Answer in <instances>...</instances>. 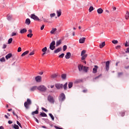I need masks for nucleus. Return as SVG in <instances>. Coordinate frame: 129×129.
Here are the masks:
<instances>
[{
    "mask_svg": "<svg viewBox=\"0 0 129 129\" xmlns=\"http://www.w3.org/2000/svg\"><path fill=\"white\" fill-rule=\"evenodd\" d=\"M32 104V101L30 99H27V101L24 103V106L28 109L29 108V105H31Z\"/></svg>",
    "mask_w": 129,
    "mask_h": 129,
    "instance_id": "nucleus-1",
    "label": "nucleus"
},
{
    "mask_svg": "<svg viewBox=\"0 0 129 129\" xmlns=\"http://www.w3.org/2000/svg\"><path fill=\"white\" fill-rule=\"evenodd\" d=\"M38 90L40 91H42V92H45L47 91V88L45 87V86H39L37 87Z\"/></svg>",
    "mask_w": 129,
    "mask_h": 129,
    "instance_id": "nucleus-2",
    "label": "nucleus"
},
{
    "mask_svg": "<svg viewBox=\"0 0 129 129\" xmlns=\"http://www.w3.org/2000/svg\"><path fill=\"white\" fill-rule=\"evenodd\" d=\"M56 44V43L55 42V41H52L51 42V43H50V46H49V49H50V50H52V51H53V50H55V44Z\"/></svg>",
    "mask_w": 129,
    "mask_h": 129,
    "instance_id": "nucleus-3",
    "label": "nucleus"
},
{
    "mask_svg": "<svg viewBox=\"0 0 129 129\" xmlns=\"http://www.w3.org/2000/svg\"><path fill=\"white\" fill-rule=\"evenodd\" d=\"M47 100L50 103L54 104V102H55V101L54 100V98L53 96H51V95H49L47 97Z\"/></svg>",
    "mask_w": 129,
    "mask_h": 129,
    "instance_id": "nucleus-4",
    "label": "nucleus"
},
{
    "mask_svg": "<svg viewBox=\"0 0 129 129\" xmlns=\"http://www.w3.org/2000/svg\"><path fill=\"white\" fill-rule=\"evenodd\" d=\"M65 98H66L65 94L64 93H61L59 95L58 99H59V101L62 102V101H64L65 100Z\"/></svg>",
    "mask_w": 129,
    "mask_h": 129,
    "instance_id": "nucleus-5",
    "label": "nucleus"
},
{
    "mask_svg": "<svg viewBox=\"0 0 129 129\" xmlns=\"http://www.w3.org/2000/svg\"><path fill=\"white\" fill-rule=\"evenodd\" d=\"M30 18L33 19V20H34V21H40L39 17H38V16H36L35 14H31Z\"/></svg>",
    "mask_w": 129,
    "mask_h": 129,
    "instance_id": "nucleus-6",
    "label": "nucleus"
},
{
    "mask_svg": "<svg viewBox=\"0 0 129 129\" xmlns=\"http://www.w3.org/2000/svg\"><path fill=\"white\" fill-rule=\"evenodd\" d=\"M55 86L57 89H62L63 88V84H56Z\"/></svg>",
    "mask_w": 129,
    "mask_h": 129,
    "instance_id": "nucleus-7",
    "label": "nucleus"
},
{
    "mask_svg": "<svg viewBox=\"0 0 129 129\" xmlns=\"http://www.w3.org/2000/svg\"><path fill=\"white\" fill-rule=\"evenodd\" d=\"M104 63H105L106 64V70H107V71H108V70H109V61L104 62Z\"/></svg>",
    "mask_w": 129,
    "mask_h": 129,
    "instance_id": "nucleus-8",
    "label": "nucleus"
},
{
    "mask_svg": "<svg viewBox=\"0 0 129 129\" xmlns=\"http://www.w3.org/2000/svg\"><path fill=\"white\" fill-rule=\"evenodd\" d=\"M41 80H42V77L38 76L35 77V81L36 82H41Z\"/></svg>",
    "mask_w": 129,
    "mask_h": 129,
    "instance_id": "nucleus-9",
    "label": "nucleus"
},
{
    "mask_svg": "<svg viewBox=\"0 0 129 129\" xmlns=\"http://www.w3.org/2000/svg\"><path fill=\"white\" fill-rule=\"evenodd\" d=\"M78 67L79 71H83V70L84 69V66H83V65L79 64L78 65Z\"/></svg>",
    "mask_w": 129,
    "mask_h": 129,
    "instance_id": "nucleus-10",
    "label": "nucleus"
},
{
    "mask_svg": "<svg viewBox=\"0 0 129 129\" xmlns=\"http://www.w3.org/2000/svg\"><path fill=\"white\" fill-rule=\"evenodd\" d=\"M56 32H57V28H53L52 29V30L50 31V33L53 35H55V34H57Z\"/></svg>",
    "mask_w": 129,
    "mask_h": 129,
    "instance_id": "nucleus-11",
    "label": "nucleus"
},
{
    "mask_svg": "<svg viewBox=\"0 0 129 129\" xmlns=\"http://www.w3.org/2000/svg\"><path fill=\"white\" fill-rule=\"evenodd\" d=\"M85 40H86V38L83 37V38L80 39L79 43H80V44H83V43H84L85 42Z\"/></svg>",
    "mask_w": 129,
    "mask_h": 129,
    "instance_id": "nucleus-12",
    "label": "nucleus"
},
{
    "mask_svg": "<svg viewBox=\"0 0 129 129\" xmlns=\"http://www.w3.org/2000/svg\"><path fill=\"white\" fill-rule=\"evenodd\" d=\"M71 57V53L67 52L66 55H65V58L67 59H70Z\"/></svg>",
    "mask_w": 129,
    "mask_h": 129,
    "instance_id": "nucleus-13",
    "label": "nucleus"
},
{
    "mask_svg": "<svg viewBox=\"0 0 129 129\" xmlns=\"http://www.w3.org/2000/svg\"><path fill=\"white\" fill-rule=\"evenodd\" d=\"M95 68L93 69V73L95 74L97 72V69H98V67L97 66H95Z\"/></svg>",
    "mask_w": 129,
    "mask_h": 129,
    "instance_id": "nucleus-14",
    "label": "nucleus"
},
{
    "mask_svg": "<svg viewBox=\"0 0 129 129\" xmlns=\"http://www.w3.org/2000/svg\"><path fill=\"white\" fill-rule=\"evenodd\" d=\"M56 13H57V17H60V16H61L62 14V10H61L60 9H59L58 10L56 11Z\"/></svg>",
    "mask_w": 129,
    "mask_h": 129,
    "instance_id": "nucleus-15",
    "label": "nucleus"
},
{
    "mask_svg": "<svg viewBox=\"0 0 129 129\" xmlns=\"http://www.w3.org/2000/svg\"><path fill=\"white\" fill-rule=\"evenodd\" d=\"M97 12L98 14H99L100 15L102 14V13H103V10L101 8H99L97 9Z\"/></svg>",
    "mask_w": 129,
    "mask_h": 129,
    "instance_id": "nucleus-16",
    "label": "nucleus"
},
{
    "mask_svg": "<svg viewBox=\"0 0 129 129\" xmlns=\"http://www.w3.org/2000/svg\"><path fill=\"white\" fill-rule=\"evenodd\" d=\"M61 43H62V40H61V39L57 41L56 42V47H58V46H60V45H61Z\"/></svg>",
    "mask_w": 129,
    "mask_h": 129,
    "instance_id": "nucleus-17",
    "label": "nucleus"
},
{
    "mask_svg": "<svg viewBox=\"0 0 129 129\" xmlns=\"http://www.w3.org/2000/svg\"><path fill=\"white\" fill-rule=\"evenodd\" d=\"M61 50H62V48H58L57 49H55L54 51V53H59V52H60V51H61Z\"/></svg>",
    "mask_w": 129,
    "mask_h": 129,
    "instance_id": "nucleus-18",
    "label": "nucleus"
},
{
    "mask_svg": "<svg viewBox=\"0 0 129 129\" xmlns=\"http://www.w3.org/2000/svg\"><path fill=\"white\" fill-rule=\"evenodd\" d=\"M25 24H26V25H30V24H31V20H30V19H26L25 21Z\"/></svg>",
    "mask_w": 129,
    "mask_h": 129,
    "instance_id": "nucleus-19",
    "label": "nucleus"
},
{
    "mask_svg": "<svg viewBox=\"0 0 129 129\" xmlns=\"http://www.w3.org/2000/svg\"><path fill=\"white\" fill-rule=\"evenodd\" d=\"M104 46H105V42H103L102 43H100L99 45V47L100 49H102V48L104 47Z\"/></svg>",
    "mask_w": 129,
    "mask_h": 129,
    "instance_id": "nucleus-20",
    "label": "nucleus"
},
{
    "mask_svg": "<svg viewBox=\"0 0 129 129\" xmlns=\"http://www.w3.org/2000/svg\"><path fill=\"white\" fill-rule=\"evenodd\" d=\"M12 56H13V54H12V53H9L6 56V58L7 59V60H8V59H10V58H11Z\"/></svg>",
    "mask_w": 129,
    "mask_h": 129,
    "instance_id": "nucleus-21",
    "label": "nucleus"
},
{
    "mask_svg": "<svg viewBox=\"0 0 129 129\" xmlns=\"http://www.w3.org/2000/svg\"><path fill=\"white\" fill-rule=\"evenodd\" d=\"M24 33H27V29L26 28L22 29L20 31L21 34H24Z\"/></svg>",
    "mask_w": 129,
    "mask_h": 129,
    "instance_id": "nucleus-22",
    "label": "nucleus"
},
{
    "mask_svg": "<svg viewBox=\"0 0 129 129\" xmlns=\"http://www.w3.org/2000/svg\"><path fill=\"white\" fill-rule=\"evenodd\" d=\"M29 50H27V51H26L23 52V53L22 54L21 56H22V57H24V56H26V55H28V54H29Z\"/></svg>",
    "mask_w": 129,
    "mask_h": 129,
    "instance_id": "nucleus-23",
    "label": "nucleus"
},
{
    "mask_svg": "<svg viewBox=\"0 0 129 129\" xmlns=\"http://www.w3.org/2000/svg\"><path fill=\"white\" fill-rule=\"evenodd\" d=\"M40 115L42 116V117H47V114L44 112L40 113Z\"/></svg>",
    "mask_w": 129,
    "mask_h": 129,
    "instance_id": "nucleus-24",
    "label": "nucleus"
},
{
    "mask_svg": "<svg viewBox=\"0 0 129 129\" xmlns=\"http://www.w3.org/2000/svg\"><path fill=\"white\" fill-rule=\"evenodd\" d=\"M68 86H69V88H72L73 86V83H72V82H69L68 84Z\"/></svg>",
    "mask_w": 129,
    "mask_h": 129,
    "instance_id": "nucleus-25",
    "label": "nucleus"
},
{
    "mask_svg": "<svg viewBox=\"0 0 129 129\" xmlns=\"http://www.w3.org/2000/svg\"><path fill=\"white\" fill-rule=\"evenodd\" d=\"M12 19H13V16L8 15L7 16V20L8 21H11V20H12Z\"/></svg>",
    "mask_w": 129,
    "mask_h": 129,
    "instance_id": "nucleus-26",
    "label": "nucleus"
},
{
    "mask_svg": "<svg viewBox=\"0 0 129 129\" xmlns=\"http://www.w3.org/2000/svg\"><path fill=\"white\" fill-rule=\"evenodd\" d=\"M36 89H37V86H34L30 89V90L31 91H35Z\"/></svg>",
    "mask_w": 129,
    "mask_h": 129,
    "instance_id": "nucleus-27",
    "label": "nucleus"
},
{
    "mask_svg": "<svg viewBox=\"0 0 129 129\" xmlns=\"http://www.w3.org/2000/svg\"><path fill=\"white\" fill-rule=\"evenodd\" d=\"M94 10V8H93V7L92 6H91L89 9V13H91V12H92V11H93Z\"/></svg>",
    "mask_w": 129,
    "mask_h": 129,
    "instance_id": "nucleus-28",
    "label": "nucleus"
},
{
    "mask_svg": "<svg viewBox=\"0 0 129 129\" xmlns=\"http://www.w3.org/2000/svg\"><path fill=\"white\" fill-rule=\"evenodd\" d=\"M82 57V60H85V58H86V57H87V54H84L83 55H81Z\"/></svg>",
    "mask_w": 129,
    "mask_h": 129,
    "instance_id": "nucleus-29",
    "label": "nucleus"
},
{
    "mask_svg": "<svg viewBox=\"0 0 129 129\" xmlns=\"http://www.w3.org/2000/svg\"><path fill=\"white\" fill-rule=\"evenodd\" d=\"M68 84V83H66L63 86V89H64V90H67V85Z\"/></svg>",
    "mask_w": 129,
    "mask_h": 129,
    "instance_id": "nucleus-30",
    "label": "nucleus"
},
{
    "mask_svg": "<svg viewBox=\"0 0 129 129\" xmlns=\"http://www.w3.org/2000/svg\"><path fill=\"white\" fill-rule=\"evenodd\" d=\"M38 113H39V111L36 110V111L32 112V114L34 115V114H38Z\"/></svg>",
    "mask_w": 129,
    "mask_h": 129,
    "instance_id": "nucleus-31",
    "label": "nucleus"
},
{
    "mask_svg": "<svg viewBox=\"0 0 129 129\" xmlns=\"http://www.w3.org/2000/svg\"><path fill=\"white\" fill-rule=\"evenodd\" d=\"M129 18V12L128 11H126V15H125V19L126 20H127Z\"/></svg>",
    "mask_w": 129,
    "mask_h": 129,
    "instance_id": "nucleus-32",
    "label": "nucleus"
},
{
    "mask_svg": "<svg viewBox=\"0 0 129 129\" xmlns=\"http://www.w3.org/2000/svg\"><path fill=\"white\" fill-rule=\"evenodd\" d=\"M66 77H67L66 74H62V75H61V78H62V79H66Z\"/></svg>",
    "mask_w": 129,
    "mask_h": 129,
    "instance_id": "nucleus-33",
    "label": "nucleus"
},
{
    "mask_svg": "<svg viewBox=\"0 0 129 129\" xmlns=\"http://www.w3.org/2000/svg\"><path fill=\"white\" fill-rule=\"evenodd\" d=\"M86 53V50H83L81 52V56H83V55H85V53Z\"/></svg>",
    "mask_w": 129,
    "mask_h": 129,
    "instance_id": "nucleus-34",
    "label": "nucleus"
},
{
    "mask_svg": "<svg viewBox=\"0 0 129 129\" xmlns=\"http://www.w3.org/2000/svg\"><path fill=\"white\" fill-rule=\"evenodd\" d=\"M88 70V67H84V70L83 71H84V72H87Z\"/></svg>",
    "mask_w": 129,
    "mask_h": 129,
    "instance_id": "nucleus-35",
    "label": "nucleus"
},
{
    "mask_svg": "<svg viewBox=\"0 0 129 129\" xmlns=\"http://www.w3.org/2000/svg\"><path fill=\"white\" fill-rule=\"evenodd\" d=\"M13 127L14 128H15V129H19L20 128V127H19V125L15 124L13 126Z\"/></svg>",
    "mask_w": 129,
    "mask_h": 129,
    "instance_id": "nucleus-36",
    "label": "nucleus"
},
{
    "mask_svg": "<svg viewBox=\"0 0 129 129\" xmlns=\"http://www.w3.org/2000/svg\"><path fill=\"white\" fill-rule=\"evenodd\" d=\"M49 116H50V117H51L52 120H54V116H53V115L52 114V113H49Z\"/></svg>",
    "mask_w": 129,
    "mask_h": 129,
    "instance_id": "nucleus-37",
    "label": "nucleus"
},
{
    "mask_svg": "<svg viewBox=\"0 0 129 129\" xmlns=\"http://www.w3.org/2000/svg\"><path fill=\"white\" fill-rule=\"evenodd\" d=\"M56 77H57V75H56V74H53L51 75V78H56Z\"/></svg>",
    "mask_w": 129,
    "mask_h": 129,
    "instance_id": "nucleus-38",
    "label": "nucleus"
},
{
    "mask_svg": "<svg viewBox=\"0 0 129 129\" xmlns=\"http://www.w3.org/2000/svg\"><path fill=\"white\" fill-rule=\"evenodd\" d=\"M12 42H13V38H11L8 40V44H12Z\"/></svg>",
    "mask_w": 129,
    "mask_h": 129,
    "instance_id": "nucleus-39",
    "label": "nucleus"
},
{
    "mask_svg": "<svg viewBox=\"0 0 129 129\" xmlns=\"http://www.w3.org/2000/svg\"><path fill=\"white\" fill-rule=\"evenodd\" d=\"M100 76H101V75H99L98 76L95 77V78H94L93 79V81H95V80H96V79H98V78H99L100 77Z\"/></svg>",
    "mask_w": 129,
    "mask_h": 129,
    "instance_id": "nucleus-40",
    "label": "nucleus"
},
{
    "mask_svg": "<svg viewBox=\"0 0 129 129\" xmlns=\"http://www.w3.org/2000/svg\"><path fill=\"white\" fill-rule=\"evenodd\" d=\"M41 51L43 52H46V51H47V47H45L44 48H43Z\"/></svg>",
    "mask_w": 129,
    "mask_h": 129,
    "instance_id": "nucleus-41",
    "label": "nucleus"
},
{
    "mask_svg": "<svg viewBox=\"0 0 129 129\" xmlns=\"http://www.w3.org/2000/svg\"><path fill=\"white\" fill-rule=\"evenodd\" d=\"M112 43H113V44H117L118 41L117 40H113L112 41Z\"/></svg>",
    "mask_w": 129,
    "mask_h": 129,
    "instance_id": "nucleus-42",
    "label": "nucleus"
},
{
    "mask_svg": "<svg viewBox=\"0 0 129 129\" xmlns=\"http://www.w3.org/2000/svg\"><path fill=\"white\" fill-rule=\"evenodd\" d=\"M64 56H65V54L62 53L58 56V58H63V57H64Z\"/></svg>",
    "mask_w": 129,
    "mask_h": 129,
    "instance_id": "nucleus-43",
    "label": "nucleus"
},
{
    "mask_svg": "<svg viewBox=\"0 0 129 129\" xmlns=\"http://www.w3.org/2000/svg\"><path fill=\"white\" fill-rule=\"evenodd\" d=\"M28 38H32L33 37V34L29 33L27 35Z\"/></svg>",
    "mask_w": 129,
    "mask_h": 129,
    "instance_id": "nucleus-44",
    "label": "nucleus"
},
{
    "mask_svg": "<svg viewBox=\"0 0 129 129\" xmlns=\"http://www.w3.org/2000/svg\"><path fill=\"white\" fill-rule=\"evenodd\" d=\"M1 62H5L6 61V59H5V57H2L0 59Z\"/></svg>",
    "mask_w": 129,
    "mask_h": 129,
    "instance_id": "nucleus-45",
    "label": "nucleus"
},
{
    "mask_svg": "<svg viewBox=\"0 0 129 129\" xmlns=\"http://www.w3.org/2000/svg\"><path fill=\"white\" fill-rule=\"evenodd\" d=\"M41 109L43 110L44 111H45V112H48V110H47L46 108L44 107H42Z\"/></svg>",
    "mask_w": 129,
    "mask_h": 129,
    "instance_id": "nucleus-46",
    "label": "nucleus"
},
{
    "mask_svg": "<svg viewBox=\"0 0 129 129\" xmlns=\"http://www.w3.org/2000/svg\"><path fill=\"white\" fill-rule=\"evenodd\" d=\"M66 50H67V45H64L63 46V51H65Z\"/></svg>",
    "mask_w": 129,
    "mask_h": 129,
    "instance_id": "nucleus-47",
    "label": "nucleus"
},
{
    "mask_svg": "<svg viewBox=\"0 0 129 129\" xmlns=\"http://www.w3.org/2000/svg\"><path fill=\"white\" fill-rule=\"evenodd\" d=\"M55 16H56V14H55V13H53V14H50V17L51 18H53V17H55Z\"/></svg>",
    "mask_w": 129,
    "mask_h": 129,
    "instance_id": "nucleus-48",
    "label": "nucleus"
},
{
    "mask_svg": "<svg viewBox=\"0 0 129 129\" xmlns=\"http://www.w3.org/2000/svg\"><path fill=\"white\" fill-rule=\"evenodd\" d=\"M17 124L20 127H22V125L21 124V123L19 121H17Z\"/></svg>",
    "mask_w": 129,
    "mask_h": 129,
    "instance_id": "nucleus-49",
    "label": "nucleus"
},
{
    "mask_svg": "<svg viewBox=\"0 0 129 129\" xmlns=\"http://www.w3.org/2000/svg\"><path fill=\"white\" fill-rule=\"evenodd\" d=\"M122 74H123V73H118V77H120V76H122Z\"/></svg>",
    "mask_w": 129,
    "mask_h": 129,
    "instance_id": "nucleus-50",
    "label": "nucleus"
},
{
    "mask_svg": "<svg viewBox=\"0 0 129 129\" xmlns=\"http://www.w3.org/2000/svg\"><path fill=\"white\" fill-rule=\"evenodd\" d=\"M44 28H45V25H42V26L40 28V30H41V31H42V30H44Z\"/></svg>",
    "mask_w": 129,
    "mask_h": 129,
    "instance_id": "nucleus-51",
    "label": "nucleus"
},
{
    "mask_svg": "<svg viewBox=\"0 0 129 129\" xmlns=\"http://www.w3.org/2000/svg\"><path fill=\"white\" fill-rule=\"evenodd\" d=\"M42 20H43V22H45V23H47L48 22V21H47V20H46V19L43 18V17H42Z\"/></svg>",
    "mask_w": 129,
    "mask_h": 129,
    "instance_id": "nucleus-52",
    "label": "nucleus"
},
{
    "mask_svg": "<svg viewBox=\"0 0 129 129\" xmlns=\"http://www.w3.org/2000/svg\"><path fill=\"white\" fill-rule=\"evenodd\" d=\"M116 49H117V50H119V49L120 48H121V46H120V45H118V46H116Z\"/></svg>",
    "mask_w": 129,
    "mask_h": 129,
    "instance_id": "nucleus-53",
    "label": "nucleus"
},
{
    "mask_svg": "<svg viewBox=\"0 0 129 129\" xmlns=\"http://www.w3.org/2000/svg\"><path fill=\"white\" fill-rule=\"evenodd\" d=\"M35 54V52L34 51H32L29 53V56H32V55H34Z\"/></svg>",
    "mask_w": 129,
    "mask_h": 129,
    "instance_id": "nucleus-54",
    "label": "nucleus"
},
{
    "mask_svg": "<svg viewBox=\"0 0 129 129\" xmlns=\"http://www.w3.org/2000/svg\"><path fill=\"white\" fill-rule=\"evenodd\" d=\"M22 51V48L19 47L18 49V52H21Z\"/></svg>",
    "mask_w": 129,
    "mask_h": 129,
    "instance_id": "nucleus-55",
    "label": "nucleus"
},
{
    "mask_svg": "<svg viewBox=\"0 0 129 129\" xmlns=\"http://www.w3.org/2000/svg\"><path fill=\"white\" fill-rule=\"evenodd\" d=\"M17 35V33H15V32H13L12 34V37H13V36H16Z\"/></svg>",
    "mask_w": 129,
    "mask_h": 129,
    "instance_id": "nucleus-56",
    "label": "nucleus"
},
{
    "mask_svg": "<svg viewBox=\"0 0 129 129\" xmlns=\"http://www.w3.org/2000/svg\"><path fill=\"white\" fill-rule=\"evenodd\" d=\"M128 42L127 41H126V43H125V47H128Z\"/></svg>",
    "mask_w": 129,
    "mask_h": 129,
    "instance_id": "nucleus-57",
    "label": "nucleus"
},
{
    "mask_svg": "<svg viewBox=\"0 0 129 129\" xmlns=\"http://www.w3.org/2000/svg\"><path fill=\"white\" fill-rule=\"evenodd\" d=\"M28 32L29 34H32V33L33 32V31L31 29H29L28 30Z\"/></svg>",
    "mask_w": 129,
    "mask_h": 129,
    "instance_id": "nucleus-58",
    "label": "nucleus"
},
{
    "mask_svg": "<svg viewBox=\"0 0 129 129\" xmlns=\"http://www.w3.org/2000/svg\"><path fill=\"white\" fill-rule=\"evenodd\" d=\"M121 116H124V114H125L124 112H122L121 113Z\"/></svg>",
    "mask_w": 129,
    "mask_h": 129,
    "instance_id": "nucleus-59",
    "label": "nucleus"
},
{
    "mask_svg": "<svg viewBox=\"0 0 129 129\" xmlns=\"http://www.w3.org/2000/svg\"><path fill=\"white\" fill-rule=\"evenodd\" d=\"M54 127H55V128H56V129H63V128H60V127H58L57 126H54Z\"/></svg>",
    "mask_w": 129,
    "mask_h": 129,
    "instance_id": "nucleus-60",
    "label": "nucleus"
},
{
    "mask_svg": "<svg viewBox=\"0 0 129 129\" xmlns=\"http://www.w3.org/2000/svg\"><path fill=\"white\" fill-rule=\"evenodd\" d=\"M125 53H129V48H126V50L125 51Z\"/></svg>",
    "mask_w": 129,
    "mask_h": 129,
    "instance_id": "nucleus-61",
    "label": "nucleus"
},
{
    "mask_svg": "<svg viewBox=\"0 0 129 129\" xmlns=\"http://www.w3.org/2000/svg\"><path fill=\"white\" fill-rule=\"evenodd\" d=\"M13 115H16V116H17V117H18V115H17L16 114V113H15V111H13Z\"/></svg>",
    "mask_w": 129,
    "mask_h": 129,
    "instance_id": "nucleus-62",
    "label": "nucleus"
},
{
    "mask_svg": "<svg viewBox=\"0 0 129 129\" xmlns=\"http://www.w3.org/2000/svg\"><path fill=\"white\" fill-rule=\"evenodd\" d=\"M6 48H7V44H4L3 49H6Z\"/></svg>",
    "mask_w": 129,
    "mask_h": 129,
    "instance_id": "nucleus-63",
    "label": "nucleus"
},
{
    "mask_svg": "<svg viewBox=\"0 0 129 129\" xmlns=\"http://www.w3.org/2000/svg\"><path fill=\"white\" fill-rule=\"evenodd\" d=\"M8 123H9V124H12V123H13V121H11V120H9V121H8Z\"/></svg>",
    "mask_w": 129,
    "mask_h": 129,
    "instance_id": "nucleus-64",
    "label": "nucleus"
}]
</instances>
